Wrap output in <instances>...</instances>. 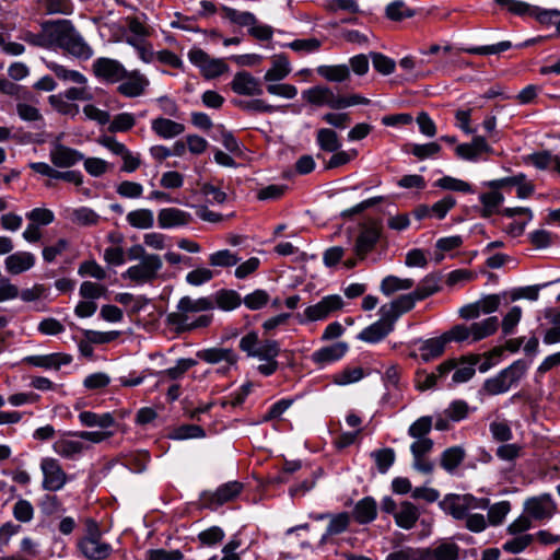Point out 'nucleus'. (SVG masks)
<instances>
[{
	"label": "nucleus",
	"mask_w": 560,
	"mask_h": 560,
	"mask_svg": "<svg viewBox=\"0 0 560 560\" xmlns=\"http://www.w3.org/2000/svg\"><path fill=\"white\" fill-rule=\"evenodd\" d=\"M240 349L248 357L265 361L257 370L265 376L272 375L279 368L277 357L280 353V345L272 339L259 340L257 332L250 331L240 340Z\"/></svg>",
	"instance_id": "nucleus-1"
},
{
	"label": "nucleus",
	"mask_w": 560,
	"mask_h": 560,
	"mask_svg": "<svg viewBox=\"0 0 560 560\" xmlns=\"http://www.w3.org/2000/svg\"><path fill=\"white\" fill-rule=\"evenodd\" d=\"M52 38L54 45L77 58L89 59L93 55L92 48L84 42L73 24L68 20L54 22Z\"/></svg>",
	"instance_id": "nucleus-2"
},
{
	"label": "nucleus",
	"mask_w": 560,
	"mask_h": 560,
	"mask_svg": "<svg viewBox=\"0 0 560 560\" xmlns=\"http://www.w3.org/2000/svg\"><path fill=\"white\" fill-rule=\"evenodd\" d=\"M84 535L78 540L77 547L88 560H105L113 548L102 539V532L96 521L86 518L84 522Z\"/></svg>",
	"instance_id": "nucleus-3"
},
{
	"label": "nucleus",
	"mask_w": 560,
	"mask_h": 560,
	"mask_svg": "<svg viewBox=\"0 0 560 560\" xmlns=\"http://www.w3.org/2000/svg\"><path fill=\"white\" fill-rule=\"evenodd\" d=\"M526 371V364L522 360L513 362L510 366L500 371L495 376L483 383V390L488 395H499L508 392L513 384L517 383Z\"/></svg>",
	"instance_id": "nucleus-4"
},
{
	"label": "nucleus",
	"mask_w": 560,
	"mask_h": 560,
	"mask_svg": "<svg viewBox=\"0 0 560 560\" xmlns=\"http://www.w3.org/2000/svg\"><path fill=\"white\" fill-rule=\"evenodd\" d=\"M163 262L159 255L151 254L143 256L139 264L129 267L121 273V278L130 280L137 284L152 282L158 278L159 271L162 269Z\"/></svg>",
	"instance_id": "nucleus-5"
},
{
	"label": "nucleus",
	"mask_w": 560,
	"mask_h": 560,
	"mask_svg": "<svg viewBox=\"0 0 560 560\" xmlns=\"http://www.w3.org/2000/svg\"><path fill=\"white\" fill-rule=\"evenodd\" d=\"M445 510L456 520H464L472 510H485L489 505L488 499H478L471 494H452L445 500Z\"/></svg>",
	"instance_id": "nucleus-6"
},
{
	"label": "nucleus",
	"mask_w": 560,
	"mask_h": 560,
	"mask_svg": "<svg viewBox=\"0 0 560 560\" xmlns=\"http://www.w3.org/2000/svg\"><path fill=\"white\" fill-rule=\"evenodd\" d=\"M191 63L197 66L206 79H213L229 70L223 59L211 58L200 48H192L188 52Z\"/></svg>",
	"instance_id": "nucleus-7"
},
{
	"label": "nucleus",
	"mask_w": 560,
	"mask_h": 560,
	"mask_svg": "<svg viewBox=\"0 0 560 560\" xmlns=\"http://www.w3.org/2000/svg\"><path fill=\"white\" fill-rule=\"evenodd\" d=\"M40 469L44 476L43 488L47 491H58L67 482V474L59 462L51 457L42 459Z\"/></svg>",
	"instance_id": "nucleus-8"
},
{
	"label": "nucleus",
	"mask_w": 560,
	"mask_h": 560,
	"mask_svg": "<svg viewBox=\"0 0 560 560\" xmlns=\"http://www.w3.org/2000/svg\"><path fill=\"white\" fill-rule=\"evenodd\" d=\"M197 357L209 364L224 363L218 369L221 374H226L231 368L236 366L238 360L237 354L231 348L203 349L197 352Z\"/></svg>",
	"instance_id": "nucleus-9"
},
{
	"label": "nucleus",
	"mask_w": 560,
	"mask_h": 560,
	"mask_svg": "<svg viewBox=\"0 0 560 560\" xmlns=\"http://www.w3.org/2000/svg\"><path fill=\"white\" fill-rule=\"evenodd\" d=\"M92 70L96 78L108 83H117L126 75V69L118 60L106 57L95 59Z\"/></svg>",
	"instance_id": "nucleus-10"
},
{
	"label": "nucleus",
	"mask_w": 560,
	"mask_h": 560,
	"mask_svg": "<svg viewBox=\"0 0 560 560\" xmlns=\"http://www.w3.org/2000/svg\"><path fill=\"white\" fill-rule=\"evenodd\" d=\"M381 231V223L376 221H371L362 226L354 245L355 255L360 259L365 258V256L374 249L380 240Z\"/></svg>",
	"instance_id": "nucleus-11"
},
{
	"label": "nucleus",
	"mask_w": 560,
	"mask_h": 560,
	"mask_svg": "<svg viewBox=\"0 0 560 560\" xmlns=\"http://www.w3.org/2000/svg\"><path fill=\"white\" fill-rule=\"evenodd\" d=\"M49 159L55 166L68 168L84 160V155L80 151L60 143V140L57 139L51 143Z\"/></svg>",
	"instance_id": "nucleus-12"
},
{
	"label": "nucleus",
	"mask_w": 560,
	"mask_h": 560,
	"mask_svg": "<svg viewBox=\"0 0 560 560\" xmlns=\"http://www.w3.org/2000/svg\"><path fill=\"white\" fill-rule=\"evenodd\" d=\"M120 84L117 86V91L126 97H138L142 95L150 82L148 78L138 70L127 71Z\"/></svg>",
	"instance_id": "nucleus-13"
},
{
	"label": "nucleus",
	"mask_w": 560,
	"mask_h": 560,
	"mask_svg": "<svg viewBox=\"0 0 560 560\" xmlns=\"http://www.w3.org/2000/svg\"><path fill=\"white\" fill-rule=\"evenodd\" d=\"M342 299L339 295H328L318 303L305 308L304 316L306 320L315 322L326 318L330 313L342 307Z\"/></svg>",
	"instance_id": "nucleus-14"
},
{
	"label": "nucleus",
	"mask_w": 560,
	"mask_h": 560,
	"mask_svg": "<svg viewBox=\"0 0 560 560\" xmlns=\"http://www.w3.org/2000/svg\"><path fill=\"white\" fill-rule=\"evenodd\" d=\"M417 294L415 291L398 296L389 303L382 305L378 310V313H384L386 317H389L394 323L405 313L411 311L417 301H420L416 298Z\"/></svg>",
	"instance_id": "nucleus-15"
},
{
	"label": "nucleus",
	"mask_w": 560,
	"mask_h": 560,
	"mask_svg": "<svg viewBox=\"0 0 560 560\" xmlns=\"http://www.w3.org/2000/svg\"><path fill=\"white\" fill-rule=\"evenodd\" d=\"M231 89L238 95L259 96L262 94L259 80L247 71L235 73L231 81Z\"/></svg>",
	"instance_id": "nucleus-16"
},
{
	"label": "nucleus",
	"mask_w": 560,
	"mask_h": 560,
	"mask_svg": "<svg viewBox=\"0 0 560 560\" xmlns=\"http://www.w3.org/2000/svg\"><path fill=\"white\" fill-rule=\"evenodd\" d=\"M302 97L316 106H328L332 109H339V95H336L329 88L316 85L303 91Z\"/></svg>",
	"instance_id": "nucleus-17"
},
{
	"label": "nucleus",
	"mask_w": 560,
	"mask_h": 560,
	"mask_svg": "<svg viewBox=\"0 0 560 560\" xmlns=\"http://www.w3.org/2000/svg\"><path fill=\"white\" fill-rule=\"evenodd\" d=\"M380 319L372 325L364 328L359 338L365 342L375 343L384 339L389 332L393 331L395 323L384 315L378 313Z\"/></svg>",
	"instance_id": "nucleus-18"
},
{
	"label": "nucleus",
	"mask_w": 560,
	"mask_h": 560,
	"mask_svg": "<svg viewBox=\"0 0 560 560\" xmlns=\"http://www.w3.org/2000/svg\"><path fill=\"white\" fill-rule=\"evenodd\" d=\"M191 221V214L178 208H164L158 214V223L161 229L184 226Z\"/></svg>",
	"instance_id": "nucleus-19"
},
{
	"label": "nucleus",
	"mask_w": 560,
	"mask_h": 560,
	"mask_svg": "<svg viewBox=\"0 0 560 560\" xmlns=\"http://www.w3.org/2000/svg\"><path fill=\"white\" fill-rule=\"evenodd\" d=\"M556 506L550 494H541L528 499L525 503V510L529 516L536 520L550 517Z\"/></svg>",
	"instance_id": "nucleus-20"
},
{
	"label": "nucleus",
	"mask_w": 560,
	"mask_h": 560,
	"mask_svg": "<svg viewBox=\"0 0 560 560\" xmlns=\"http://www.w3.org/2000/svg\"><path fill=\"white\" fill-rule=\"evenodd\" d=\"M24 361L37 368L59 370L61 365L69 364L72 361V357L65 353H50L30 355Z\"/></svg>",
	"instance_id": "nucleus-21"
},
{
	"label": "nucleus",
	"mask_w": 560,
	"mask_h": 560,
	"mask_svg": "<svg viewBox=\"0 0 560 560\" xmlns=\"http://www.w3.org/2000/svg\"><path fill=\"white\" fill-rule=\"evenodd\" d=\"M487 185L490 188H503L508 186H515L516 187V194L520 198H527L530 196L534 191V186L525 180V176L523 174L513 176V177H505L501 179H495L487 183Z\"/></svg>",
	"instance_id": "nucleus-22"
},
{
	"label": "nucleus",
	"mask_w": 560,
	"mask_h": 560,
	"mask_svg": "<svg viewBox=\"0 0 560 560\" xmlns=\"http://www.w3.org/2000/svg\"><path fill=\"white\" fill-rule=\"evenodd\" d=\"M347 350V343L336 342L313 352L312 360L319 365L329 364L341 359Z\"/></svg>",
	"instance_id": "nucleus-23"
},
{
	"label": "nucleus",
	"mask_w": 560,
	"mask_h": 560,
	"mask_svg": "<svg viewBox=\"0 0 560 560\" xmlns=\"http://www.w3.org/2000/svg\"><path fill=\"white\" fill-rule=\"evenodd\" d=\"M5 269L11 275L30 270L35 264V256L28 252H16L5 258Z\"/></svg>",
	"instance_id": "nucleus-24"
},
{
	"label": "nucleus",
	"mask_w": 560,
	"mask_h": 560,
	"mask_svg": "<svg viewBox=\"0 0 560 560\" xmlns=\"http://www.w3.org/2000/svg\"><path fill=\"white\" fill-rule=\"evenodd\" d=\"M54 22H45L40 33L24 32L21 38L35 47L50 48L54 46Z\"/></svg>",
	"instance_id": "nucleus-25"
},
{
	"label": "nucleus",
	"mask_w": 560,
	"mask_h": 560,
	"mask_svg": "<svg viewBox=\"0 0 560 560\" xmlns=\"http://www.w3.org/2000/svg\"><path fill=\"white\" fill-rule=\"evenodd\" d=\"M152 130L163 139H171L184 132L185 126L168 118L159 117L152 120Z\"/></svg>",
	"instance_id": "nucleus-26"
},
{
	"label": "nucleus",
	"mask_w": 560,
	"mask_h": 560,
	"mask_svg": "<svg viewBox=\"0 0 560 560\" xmlns=\"http://www.w3.org/2000/svg\"><path fill=\"white\" fill-rule=\"evenodd\" d=\"M419 515V510L415 504L404 501L400 503L394 518L399 527L410 529L416 525Z\"/></svg>",
	"instance_id": "nucleus-27"
},
{
	"label": "nucleus",
	"mask_w": 560,
	"mask_h": 560,
	"mask_svg": "<svg viewBox=\"0 0 560 560\" xmlns=\"http://www.w3.org/2000/svg\"><path fill=\"white\" fill-rule=\"evenodd\" d=\"M377 515V505L373 498L365 497L357 502L353 509V517L359 524H369Z\"/></svg>",
	"instance_id": "nucleus-28"
},
{
	"label": "nucleus",
	"mask_w": 560,
	"mask_h": 560,
	"mask_svg": "<svg viewBox=\"0 0 560 560\" xmlns=\"http://www.w3.org/2000/svg\"><path fill=\"white\" fill-rule=\"evenodd\" d=\"M242 488V483L240 482H228L219 487L215 492L205 494V500L209 501L210 503L221 505L233 500L237 494H240Z\"/></svg>",
	"instance_id": "nucleus-29"
},
{
	"label": "nucleus",
	"mask_w": 560,
	"mask_h": 560,
	"mask_svg": "<svg viewBox=\"0 0 560 560\" xmlns=\"http://www.w3.org/2000/svg\"><path fill=\"white\" fill-rule=\"evenodd\" d=\"M291 72V66L284 55H277L272 58L271 67L266 71L264 80L266 82H278L287 78Z\"/></svg>",
	"instance_id": "nucleus-30"
},
{
	"label": "nucleus",
	"mask_w": 560,
	"mask_h": 560,
	"mask_svg": "<svg viewBox=\"0 0 560 560\" xmlns=\"http://www.w3.org/2000/svg\"><path fill=\"white\" fill-rule=\"evenodd\" d=\"M450 342L445 339V332L439 338L425 340L419 348V357L423 362H429L440 357L445 349V345Z\"/></svg>",
	"instance_id": "nucleus-31"
},
{
	"label": "nucleus",
	"mask_w": 560,
	"mask_h": 560,
	"mask_svg": "<svg viewBox=\"0 0 560 560\" xmlns=\"http://www.w3.org/2000/svg\"><path fill=\"white\" fill-rule=\"evenodd\" d=\"M424 560H457L459 547L454 542H443L435 548H423Z\"/></svg>",
	"instance_id": "nucleus-32"
},
{
	"label": "nucleus",
	"mask_w": 560,
	"mask_h": 560,
	"mask_svg": "<svg viewBox=\"0 0 560 560\" xmlns=\"http://www.w3.org/2000/svg\"><path fill=\"white\" fill-rule=\"evenodd\" d=\"M499 327L498 317L491 316L480 322H474L469 325L472 341L478 342L493 335Z\"/></svg>",
	"instance_id": "nucleus-33"
},
{
	"label": "nucleus",
	"mask_w": 560,
	"mask_h": 560,
	"mask_svg": "<svg viewBox=\"0 0 560 560\" xmlns=\"http://www.w3.org/2000/svg\"><path fill=\"white\" fill-rule=\"evenodd\" d=\"M52 448L59 456L72 459L77 455L81 454L86 446L81 441L61 438L54 443Z\"/></svg>",
	"instance_id": "nucleus-34"
},
{
	"label": "nucleus",
	"mask_w": 560,
	"mask_h": 560,
	"mask_svg": "<svg viewBox=\"0 0 560 560\" xmlns=\"http://www.w3.org/2000/svg\"><path fill=\"white\" fill-rule=\"evenodd\" d=\"M213 307L214 302L211 298L191 299L190 296H183L177 304V310L184 311L186 315L188 313L209 311Z\"/></svg>",
	"instance_id": "nucleus-35"
},
{
	"label": "nucleus",
	"mask_w": 560,
	"mask_h": 560,
	"mask_svg": "<svg viewBox=\"0 0 560 560\" xmlns=\"http://www.w3.org/2000/svg\"><path fill=\"white\" fill-rule=\"evenodd\" d=\"M480 355L471 354L464 359V361L455 366L452 380L454 383H465L475 375V365L479 362Z\"/></svg>",
	"instance_id": "nucleus-36"
},
{
	"label": "nucleus",
	"mask_w": 560,
	"mask_h": 560,
	"mask_svg": "<svg viewBox=\"0 0 560 560\" xmlns=\"http://www.w3.org/2000/svg\"><path fill=\"white\" fill-rule=\"evenodd\" d=\"M316 142L325 152H336L341 148V141L337 132L330 128H320L316 133Z\"/></svg>",
	"instance_id": "nucleus-37"
},
{
	"label": "nucleus",
	"mask_w": 560,
	"mask_h": 560,
	"mask_svg": "<svg viewBox=\"0 0 560 560\" xmlns=\"http://www.w3.org/2000/svg\"><path fill=\"white\" fill-rule=\"evenodd\" d=\"M79 420L83 425L90 428L107 429L115 424V419L109 412L98 415L92 411H82L79 413Z\"/></svg>",
	"instance_id": "nucleus-38"
},
{
	"label": "nucleus",
	"mask_w": 560,
	"mask_h": 560,
	"mask_svg": "<svg viewBox=\"0 0 560 560\" xmlns=\"http://www.w3.org/2000/svg\"><path fill=\"white\" fill-rule=\"evenodd\" d=\"M350 521L351 516L347 512L329 516V523L327 525L326 533L322 537V542H324L329 536L339 535L346 532L350 525Z\"/></svg>",
	"instance_id": "nucleus-39"
},
{
	"label": "nucleus",
	"mask_w": 560,
	"mask_h": 560,
	"mask_svg": "<svg viewBox=\"0 0 560 560\" xmlns=\"http://www.w3.org/2000/svg\"><path fill=\"white\" fill-rule=\"evenodd\" d=\"M47 68L52 71L56 77L62 81H71L79 85H85L88 83V79L81 72L75 70H69L65 66L59 65L55 61L46 62Z\"/></svg>",
	"instance_id": "nucleus-40"
},
{
	"label": "nucleus",
	"mask_w": 560,
	"mask_h": 560,
	"mask_svg": "<svg viewBox=\"0 0 560 560\" xmlns=\"http://www.w3.org/2000/svg\"><path fill=\"white\" fill-rule=\"evenodd\" d=\"M492 191L480 195L479 199L482 203L481 215L488 218L499 211V207L504 200L503 195L495 188Z\"/></svg>",
	"instance_id": "nucleus-41"
},
{
	"label": "nucleus",
	"mask_w": 560,
	"mask_h": 560,
	"mask_svg": "<svg viewBox=\"0 0 560 560\" xmlns=\"http://www.w3.org/2000/svg\"><path fill=\"white\" fill-rule=\"evenodd\" d=\"M413 287V280L409 278H398L396 276H387L382 282L380 290L383 294L389 296L397 291L409 290Z\"/></svg>",
	"instance_id": "nucleus-42"
},
{
	"label": "nucleus",
	"mask_w": 560,
	"mask_h": 560,
	"mask_svg": "<svg viewBox=\"0 0 560 560\" xmlns=\"http://www.w3.org/2000/svg\"><path fill=\"white\" fill-rule=\"evenodd\" d=\"M234 104L241 109L248 113H276L281 109L280 106L271 105L266 103L261 98L254 100H236Z\"/></svg>",
	"instance_id": "nucleus-43"
},
{
	"label": "nucleus",
	"mask_w": 560,
	"mask_h": 560,
	"mask_svg": "<svg viewBox=\"0 0 560 560\" xmlns=\"http://www.w3.org/2000/svg\"><path fill=\"white\" fill-rule=\"evenodd\" d=\"M465 451L460 446L446 448L441 456V466L447 471L453 472L464 460Z\"/></svg>",
	"instance_id": "nucleus-44"
},
{
	"label": "nucleus",
	"mask_w": 560,
	"mask_h": 560,
	"mask_svg": "<svg viewBox=\"0 0 560 560\" xmlns=\"http://www.w3.org/2000/svg\"><path fill=\"white\" fill-rule=\"evenodd\" d=\"M214 305L223 311H232L238 307L242 303V298L234 290H220L212 299Z\"/></svg>",
	"instance_id": "nucleus-45"
},
{
	"label": "nucleus",
	"mask_w": 560,
	"mask_h": 560,
	"mask_svg": "<svg viewBox=\"0 0 560 560\" xmlns=\"http://www.w3.org/2000/svg\"><path fill=\"white\" fill-rule=\"evenodd\" d=\"M316 71L320 77L330 82H342L350 77L349 68L346 65L319 66Z\"/></svg>",
	"instance_id": "nucleus-46"
},
{
	"label": "nucleus",
	"mask_w": 560,
	"mask_h": 560,
	"mask_svg": "<svg viewBox=\"0 0 560 560\" xmlns=\"http://www.w3.org/2000/svg\"><path fill=\"white\" fill-rule=\"evenodd\" d=\"M127 221L133 228L150 229L154 224V217L149 209H138L127 214Z\"/></svg>",
	"instance_id": "nucleus-47"
},
{
	"label": "nucleus",
	"mask_w": 560,
	"mask_h": 560,
	"mask_svg": "<svg viewBox=\"0 0 560 560\" xmlns=\"http://www.w3.org/2000/svg\"><path fill=\"white\" fill-rule=\"evenodd\" d=\"M413 15L415 10L408 8L401 0L393 1L386 7V16L392 21L398 22Z\"/></svg>",
	"instance_id": "nucleus-48"
},
{
	"label": "nucleus",
	"mask_w": 560,
	"mask_h": 560,
	"mask_svg": "<svg viewBox=\"0 0 560 560\" xmlns=\"http://www.w3.org/2000/svg\"><path fill=\"white\" fill-rule=\"evenodd\" d=\"M425 550L423 548L402 547L392 551L385 560H424Z\"/></svg>",
	"instance_id": "nucleus-49"
},
{
	"label": "nucleus",
	"mask_w": 560,
	"mask_h": 560,
	"mask_svg": "<svg viewBox=\"0 0 560 560\" xmlns=\"http://www.w3.org/2000/svg\"><path fill=\"white\" fill-rule=\"evenodd\" d=\"M514 538L506 540L502 549L509 553H520L524 551L534 540V536L530 534L525 535H513Z\"/></svg>",
	"instance_id": "nucleus-50"
},
{
	"label": "nucleus",
	"mask_w": 560,
	"mask_h": 560,
	"mask_svg": "<svg viewBox=\"0 0 560 560\" xmlns=\"http://www.w3.org/2000/svg\"><path fill=\"white\" fill-rule=\"evenodd\" d=\"M197 362L194 359H179L176 362L175 366L168 368L159 374L164 377H168L170 380H179L184 376V374L195 366Z\"/></svg>",
	"instance_id": "nucleus-51"
},
{
	"label": "nucleus",
	"mask_w": 560,
	"mask_h": 560,
	"mask_svg": "<svg viewBox=\"0 0 560 560\" xmlns=\"http://www.w3.org/2000/svg\"><path fill=\"white\" fill-rule=\"evenodd\" d=\"M48 101L52 108L60 114L75 116L79 113L78 105L70 103L63 94L50 95Z\"/></svg>",
	"instance_id": "nucleus-52"
},
{
	"label": "nucleus",
	"mask_w": 560,
	"mask_h": 560,
	"mask_svg": "<svg viewBox=\"0 0 560 560\" xmlns=\"http://www.w3.org/2000/svg\"><path fill=\"white\" fill-rule=\"evenodd\" d=\"M439 290H440L439 279L433 275H429L422 279V281L419 283V285L415 290V293L417 294L416 298H418L420 301H422V300L427 299L428 296L434 294Z\"/></svg>",
	"instance_id": "nucleus-53"
},
{
	"label": "nucleus",
	"mask_w": 560,
	"mask_h": 560,
	"mask_svg": "<svg viewBox=\"0 0 560 560\" xmlns=\"http://www.w3.org/2000/svg\"><path fill=\"white\" fill-rule=\"evenodd\" d=\"M238 261L240 258L229 249H222L209 256V264L214 267H232Z\"/></svg>",
	"instance_id": "nucleus-54"
},
{
	"label": "nucleus",
	"mask_w": 560,
	"mask_h": 560,
	"mask_svg": "<svg viewBox=\"0 0 560 560\" xmlns=\"http://www.w3.org/2000/svg\"><path fill=\"white\" fill-rule=\"evenodd\" d=\"M445 339H448L450 342L475 343V341H472L469 325L465 324L454 325L450 330L445 331Z\"/></svg>",
	"instance_id": "nucleus-55"
},
{
	"label": "nucleus",
	"mask_w": 560,
	"mask_h": 560,
	"mask_svg": "<svg viewBox=\"0 0 560 560\" xmlns=\"http://www.w3.org/2000/svg\"><path fill=\"white\" fill-rule=\"evenodd\" d=\"M435 186L452 191H460V192H472L471 185L465 180L454 178L452 176H444L440 178Z\"/></svg>",
	"instance_id": "nucleus-56"
},
{
	"label": "nucleus",
	"mask_w": 560,
	"mask_h": 560,
	"mask_svg": "<svg viewBox=\"0 0 560 560\" xmlns=\"http://www.w3.org/2000/svg\"><path fill=\"white\" fill-rule=\"evenodd\" d=\"M470 408L468 404L464 400H454L450 404V406L444 410L445 416L454 422H458L468 417Z\"/></svg>",
	"instance_id": "nucleus-57"
},
{
	"label": "nucleus",
	"mask_w": 560,
	"mask_h": 560,
	"mask_svg": "<svg viewBox=\"0 0 560 560\" xmlns=\"http://www.w3.org/2000/svg\"><path fill=\"white\" fill-rule=\"evenodd\" d=\"M511 511V504L509 501H501L494 503L489 508L488 511V521L491 525L497 526L502 524L505 516Z\"/></svg>",
	"instance_id": "nucleus-58"
},
{
	"label": "nucleus",
	"mask_w": 560,
	"mask_h": 560,
	"mask_svg": "<svg viewBox=\"0 0 560 560\" xmlns=\"http://www.w3.org/2000/svg\"><path fill=\"white\" fill-rule=\"evenodd\" d=\"M433 418L424 416L416 420L408 429V434L413 439H427L425 435L431 431Z\"/></svg>",
	"instance_id": "nucleus-59"
},
{
	"label": "nucleus",
	"mask_w": 560,
	"mask_h": 560,
	"mask_svg": "<svg viewBox=\"0 0 560 560\" xmlns=\"http://www.w3.org/2000/svg\"><path fill=\"white\" fill-rule=\"evenodd\" d=\"M109 122L110 124L108 130L110 132H125L135 126L136 119L130 113H120L116 115Z\"/></svg>",
	"instance_id": "nucleus-60"
},
{
	"label": "nucleus",
	"mask_w": 560,
	"mask_h": 560,
	"mask_svg": "<svg viewBox=\"0 0 560 560\" xmlns=\"http://www.w3.org/2000/svg\"><path fill=\"white\" fill-rule=\"evenodd\" d=\"M499 5L504 7L509 12L516 15H530L533 16L536 7L518 0H494Z\"/></svg>",
	"instance_id": "nucleus-61"
},
{
	"label": "nucleus",
	"mask_w": 560,
	"mask_h": 560,
	"mask_svg": "<svg viewBox=\"0 0 560 560\" xmlns=\"http://www.w3.org/2000/svg\"><path fill=\"white\" fill-rule=\"evenodd\" d=\"M72 221L79 225H95L100 215L90 208L81 207L72 211Z\"/></svg>",
	"instance_id": "nucleus-62"
},
{
	"label": "nucleus",
	"mask_w": 560,
	"mask_h": 560,
	"mask_svg": "<svg viewBox=\"0 0 560 560\" xmlns=\"http://www.w3.org/2000/svg\"><path fill=\"white\" fill-rule=\"evenodd\" d=\"M364 373L361 368H349L334 375V383L340 386L359 382Z\"/></svg>",
	"instance_id": "nucleus-63"
},
{
	"label": "nucleus",
	"mask_w": 560,
	"mask_h": 560,
	"mask_svg": "<svg viewBox=\"0 0 560 560\" xmlns=\"http://www.w3.org/2000/svg\"><path fill=\"white\" fill-rule=\"evenodd\" d=\"M184 555L179 550L151 549L147 551L145 560H183Z\"/></svg>",
	"instance_id": "nucleus-64"
}]
</instances>
